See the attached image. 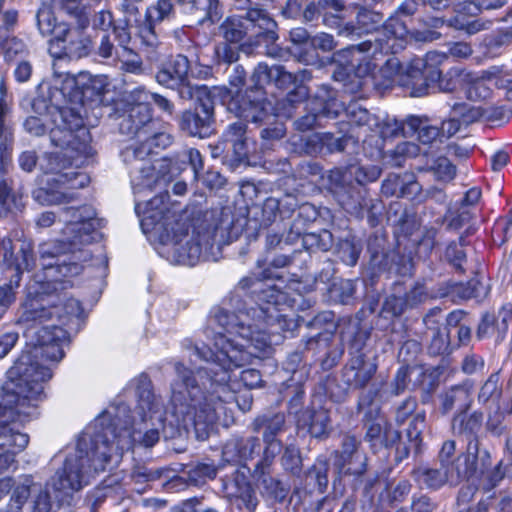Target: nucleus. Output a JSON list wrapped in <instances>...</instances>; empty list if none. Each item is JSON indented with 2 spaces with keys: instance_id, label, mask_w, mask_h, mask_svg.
<instances>
[{
  "instance_id": "32",
  "label": "nucleus",
  "mask_w": 512,
  "mask_h": 512,
  "mask_svg": "<svg viewBox=\"0 0 512 512\" xmlns=\"http://www.w3.org/2000/svg\"><path fill=\"white\" fill-rule=\"evenodd\" d=\"M512 321V304H504L497 312L483 314L478 325L476 336L478 339L495 336L496 342H501L507 335L509 324Z\"/></svg>"
},
{
  "instance_id": "39",
  "label": "nucleus",
  "mask_w": 512,
  "mask_h": 512,
  "mask_svg": "<svg viewBox=\"0 0 512 512\" xmlns=\"http://www.w3.org/2000/svg\"><path fill=\"white\" fill-rule=\"evenodd\" d=\"M260 451V439L251 436L229 440L223 447L222 456L227 462H242L253 459Z\"/></svg>"
},
{
  "instance_id": "55",
  "label": "nucleus",
  "mask_w": 512,
  "mask_h": 512,
  "mask_svg": "<svg viewBox=\"0 0 512 512\" xmlns=\"http://www.w3.org/2000/svg\"><path fill=\"white\" fill-rule=\"evenodd\" d=\"M245 19L238 18L237 16L227 17L218 27L219 36L225 42L238 44L240 43L248 32V26L244 22Z\"/></svg>"
},
{
  "instance_id": "8",
  "label": "nucleus",
  "mask_w": 512,
  "mask_h": 512,
  "mask_svg": "<svg viewBox=\"0 0 512 512\" xmlns=\"http://www.w3.org/2000/svg\"><path fill=\"white\" fill-rule=\"evenodd\" d=\"M382 37L365 40L359 44L350 45L339 53L348 58V65L355 71L357 89L361 86L360 78L371 74L377 67V54L396 53L403 48L402 42L409 34L406 23L396 14L390 16L382 25Z\"/></svg>"
},
{
  "instance_id": "33",
  "label": "nucleus",
  "mask_w": 512,
  "mask_h": 512,
  "mask_svg": "<svg viewBox=\"0 0 512 512\" xmlns=\"http://www.w3.org/2000/svg\"><path fill=\"white\" fill-rule=\"evenodd\" d=\"M298 206V197L292 193H286L280 198L268 197L260 207V224L268 227L276 221L277 217L284 220L295 213Z\"/></svg>"
},
{
  "instance_id": "20",
  "label": "nucleus",
  "mask_w": 512,
  "mask_h": 512,
  "mask_svg": "<svg viewBox=\"0 0 512 512\" xmlns=\"http://www.w3.org/2000/svg\"><path fill=\"white\" fill-rule=\"evenodd\" d=\"M361 441L345 434L339 450L332 453L333 465L340 475L361 476L367 470V457L360 451Z\"/></svg>"
},
{
  "instance_id": "19",
  "label": "nucleus",
  "mask_w": 512,
  "mask_h": 512,
  "mask_svg": "<svg viewBox=\"0 0 512 512\" xmlns=\"http://www.w3.org/2000/svg\"><path fill=\"white\" fill-rule=\"evenodd\" d=\"M224 496L238 509L254 512L259 504L256 491L244 471L236 469L221 479Z\"/></svg>"
},
{
  "instance_id": "13",
  "label": "nucleus",
  "mask_w": 512,
  "mask_h": 512,
  "mask_svg": "<svg viewBox=\"0 0 512 512\" xmlns=\"http://www.w3.org/2000/svg\"><path fill=\"white\" fill-rule=\"evenodd\" d=\"M230 113L255 124L267 123L274 116L270 113L271 103L261 83H253L245 90H237L227 102Z\"/></svg>"
},
{
  "instance_id": "4",
  "label": "nucleus",
  "mask_w": 512,
  "mask_h": 512,
  "mask_svg": "<svg viewBox=\"0 0 512 512\" xmlns=\"http://www.w3.org/2000/svg\"><path fill=\"white\" fill-rule=\"evenodd\" d=\"M7 376L0 388V421L23 422L45 398L44 384L52 378V372L34 362L30 354L22 353Z\"/></svg>"
},
{
  "instance_id": "37",
  "label": "nucleus",
  "mask_w": 512,
  "mask_h": 512,
  "mask_svg": "<svg viewBox=\"0 0 512 512\" xmlns=\"http://www.w3.org/2000/svg\"><path fill=\"white\" fill-rule=\"evenodd\" d=\"M484 415L481 411L475 410L471 413L457 412L452 419L453 433L467 444L478 442L479 434L482 431Z\"/></svg>"
},
{
  "instance_id": "2",
  "label": "nucleus",
  "mask_w": 512,
  "mask_h": 512,
  "mask_svg": "<svg viewBox=\"0 0 512 512\" xmlns=\"http://www.w3.org/2000/svg\"><path fill=\"white\" fill-rule=\"evenodd\" d=\"M61 251L59 244L39 245L38 259L44 273L36 274L28 284L17 324L33 328L48 326L47 322H53L69 330L79 329L84 311L81 303L67 292L73 286L72 282L63 278L79 275L83 265L77 261L60 260Z\"/></svg>"
},
{
  "instance_id": "14",
  "label": "nucleus",
  "mask_w": 512,
  "mask_h": 512,
  "mask_svg": "<svg viewBox=\"0 0 512 512\" xmlns=\"http://www.w3.org/2000/svg\"><path fill=\"white\" fill-rule=\"evenodd\" d=\"M445 56L428 52L425 58L414 60L406 72L400 76L399 84L411 97H422L434 89L440 76L439 64Z\"/></svg>"
},
{
  "instance_id": "3",
  "label": "nucleus",
  "mask_w": 512,
  "mask_h": 512,
  "mask_svg": "<svg viewBox=\"0 0 512 512\" xmlns=\"http://www.w3.org/2000/svg\"><path fill=\"white\" fill-rule=\"evenodd\" d=\"M238 285L241 289L250 291L254 305L237 312L220 308L215 312L213 320L223 331L239 336L245 343H235L220 331L216 332L214 343L223 339L240 351L259 350L252 355V358L259 357L269 347V340L265 331H253L252 324L266 317L269 306L279 308L283 295L275 286L267 284L256 276L244 277Z\"/></svg>"
},
{
  "instance_id": "28",
  "label": "nucleus",
  "mask_w": 512,
  "mask_h": 512,
  "mask_svg": "<svg viewBox=\"0 0 512 512\" xmlns=\"http://www.w3.org/2000/svg\"><path fill=\"white\" fill-rule=\"evenodd\" d=\"M235 7L244 11V14L238 16V18L245 19L253 27L258 28L259 37L268 42H273L279 38L277 34L278 25L265 9L251 7L250 0H235Z\"/></svg>"
},
{
  "instance_id": "17",
  "label": "nucleus",
  "mask_w": 512,
  "mask_h": 512,
  "mask_svg": "<svg viewBox=\"0 0 512 512\" xmlns=\"http://www.w3.org/2000/svg\"><path fill=\"white\" fill-rule=\"evenodd\" d=\"M464 466V470H461L462 479L468 481L485 477L491 486H495L504 477L501 461L492 468L490 452L481 447L480 441L466 445Z\"/></svg>"
},
{
  "instance_id": "27",
  "label": "nucleus",
  "mask_w": 512,
  "mask_h": 512,
  "mask_svg": "<svg viewBox=\"0 0 512 512\" xmlns=\"http://www.w3.org/2000/svg\"><path fill=\"white\" fill-rule=\"evenodd\" d=\"M415 480L427 489L437 490L449 484L455 486L462 480L459 467L445 466L439 463L437 467H419L413 471Z\"/></svg>"
},
{
  "instance_id": "21",
  "label": "nucleus",
  "mask_w": 512,
  "mask_h": 512,
  "mask_svg": "<svg viewBox=\"0 0 512 512\" xmlns=\"http://www.w3.org/2000/svg\"><path fill=\"white\" fill-rule=\"evenodd\" d=\"M179 130L189 137L206 138L213 133L214 100L184 110L178 117Z\"/></svg>"
},
{
  "instance_id": "60",
  "label": "nucleus",
  "mask_w": 512,
  "mask_h": 512,
  "mask_svg": "<svg viewBox=\"0 0 512 512\" xmlns=\"http://www.w3.org/2000/svg\"><path fill=\"white\" fill-rule=\"evenodd\" d=\"M503 394L499 372L492 373L482 384L478 392V402L486 405L488 402L498 403Z\"/></svg>"
},
{
  "instance_id": "31",
  "label": "nucleus",
  "mask_w": 512,
  "mask_h": 512,
  "mask_svg": "<svg viewBox=\"0 0 512 512\" xmlns=\"http://www.w3.org/2000/svg\"><path fill=\"white\" fill-rule=\"evenodd\" d=\"M296 423L298 428L307 429L311 437L319 440L327 439L332 431L329 411L322 406L301 410Z\"/></svg>"
},
{
  "instance_id": "5",
  "label": "nucleus",
  "mask_w": 512,
  "mask_h": 512,
  "mask_svg": "<svg viewBox=\"0 0 512 512\" xmlns=\"http://www.w3.org/2000/svg\"><path fill=\"white\" fill-rule=\"evenodd\" d=\"M99 443L90 426L80 434L74 451L66 456L62 467L46 483L55 499L70 505L75 493L88 484V477L92 472L106 470L96 466L97 460L102 458Z\"/></svg>"
},
{
  "instance_id": "49",
  "label": "nucleus",
  "mask_w": 512,
  "mask_h": 512,
  "mask_svg": "<svg viewBox=\"0 0 512 512\" xmlns=\"http://www.w3.org/2000/svg\"><path fill=\"white\" fill-rule=\"evenodd\" d=\"M313 106L326 114L327 119H335L343 110V104L336 99V92L327 84H322L315 94Z\"/></svg>"
},
{
  "instance_id": "62",
  "label": "nucleus",
  "mask_w": 512,
  "mask_h": 512,
  "mask_svg": "<svg viewBox=\"0 0 512 512\" xmlns=\"http://www.w3.org/2000/svg\"><path fill=\"white\" fill-rule=\"evenodd\" d=\"M60 9L72 17L76 25L88 28L90 25V14L88 7L83 0H59Z\"/></svg>"
},
{
  "instance_id": "23",
  "label": "nucleus",
  "mask_w": 512,
  "mask_h": 512,
  "mask_svg": "<svg viewBox=\"0 0 512 512\" xmlns=\"http://www.w3.org/2000/svg\"><path fill=\"white\" fill-rule=\"evenodd\" d=\"M0 254L3 255L7 270L11 273L9 282L4 285H11L12 291H15L20 285L23 271L35 266L36 257L33 246L30 242L23 241L17 254H14L12 241L4 238L0 242Z\"/></svg>"
},
{
  "instance_id": "12",
  "label": "nucleus",
  "mask_w": 512,
  "mask_h": 512,
  "mask_svg": "<svg viewBox=\"0 0 512 512\" xmlns=\"http://www.w3.org/2000/svg\"><path fill=\"white\" fill-rule=\"evenodd\" d=\"M40 170L51 177L48 185L73 191L84 188L89 183L86 173L78 169L75 159L68 151L45 152L39 163Z\"/></svg>"
},
{
  "instance_id": "51",
  "label": "nucleus",
  "mask_w": 512,
  "mask_h": 512,
  "mask_svg": "<svg viewBox=\"0 0 512 512\" xmlns=\"http://www.w3.org/2000/svg\"><path fill=\"white\" fill-rule=\"evenodd\" d=\"M24 207L22 196L13 188V181L6 178L0 180V218Z\"/></svg>"
},
{
  "instance_id": "57",
  "label": "nucleus",
  "mask_w": 512,
  "mask_h": 512,
  "mask_svg": "<svg viewBox=\"0 0 512 512\" xmlns=\"http://www.w3.org/2000/svg\"><path fill=\"white\" fill-rule=\"evenodd\" d=\"M63 505H65V503L55 499L51 489H48L47 485L45 488H42L41 485L37 483L36 492L33 493L30 503L31 512H56Z\"/></svg>"
},
{
  "instance_id": "61",
  "label": "nucleus",
  "mask_w": 512,
  "mask_h": 512,
  "mask_svg": "<svg viewBox=\"0 0 512 512\" xmlns=\"http://www.w3.org/2000/svg\"><path fill=\"white\" fill-rule=\"evenodd\" d=\"M426 427V412L425 410L418 411L411 418L406 430L407 438L411 443L415 453H419L421 451L423 432L425 431Z\"/></svg>"
},
{
  "instance_id": "30",
  "label": "nucleus",
  "mask_w": 512,
  "mask_h": 512,
  "mask_svg": "<svg viewBox=\"0 0 512 512\" xmlns=\"http://www.w3.org/2000/svg\"><path fill=\"white\" fill-rule=\"evenodd\" d=\"M350 129L341 128L342 135L331 132L313 133L303 139L305 152L309 155L343 152L351 139Z\"/></svg>"
},
{
  "instance_id": "59",
  "label": "nucleus",
  "mask_w": 512,
  "mask_h": 512,
  "mask_svg": "<svg viewBox=\"0 0 512 512\" xmlns=\"http://www.w3.org/2000/svg\"><path fill=\"white\" fill-rule=\"evenodd\" d=\"M362 252V245L355 237H347L338 242L336 255L347 266H355Z\"/></svg>"
},
{
  "instance_id": "44",
  "label": "nucleus",
  "mask_w": 512,
  "mask_h": 512,
  "mask_svg": "<svg viewBox=\"0 0 512 512\" xmlns=\"http://www.w3.org/2000/svg\"><path fill=\"white\" fill-rule=\"evenodd\" d=\"M185 13L190 14L199 24L216 22L221 16L218 0H181Z\"/></svg>"
},
{
  "instance_id": "46",
  "label": "nucleus",
  "mask_w": 512,
  "mask_h": 512,
  "mask_svg": "<svg viewBox=\"0 0 512 512\" xmlns=\"http://www.w3.org/2000/svg\"><path fill=\"white\" fill-rule=\"evenodd\" d=\"M136 391L138 395V403L144 414L148 413L152 419L155 414L162 411L163 402L160 397L156 396L152 391V383L148 375L141 374L137 378Z\"/></svg>"
},
{
  "instance_id": "64",
  "label": "nucleus",
  "mask_w": 512,
  "mask_h": 512,
  "mask_svg": "<svg viewBox=\"0 0 512 512\" xmlns=\"http://www.w3.org/2000/svg\"><path fill=\"white\" fill-rule=\"evenodd\" d=\"M492 83L485 77V71L481 76L471 79L466 89L467 98L471 101H484L491 97Z\"/></svg>"
},
{
  "instance_id": "35",
  "label": "nucleus",
  "mask_w": 512,
  "mask_h": 512,
  "mask_svg": "<svg viewBox=\"0 0 512 512\" xmlns=\"http://www.w3.org/2000/svg\"><path fill=\"white\" fill-rule=\"evenodd\" d=\"M190 70V61L187 56L177 54L172 57L167 63L161 65L155 74L156 82L170 89L181 83L188 77Z\"/></svg>"
},
{
  "instance_id": "50",
  "label": "nucleus",
  "mask_w": 512,
  "mask_h": 512,
  "mask_svg": "<svg viewBox=\"0 0 512 512\" xmlns=\"http://www.w3.org/2000/svg\"><path fill=\"white\" fill-rule=\"evenodd\" d=\"M48 188H38L32 192L33 199L41 205H53L70 203L78 198V193L56 188L49 185Z\"/></svg>"
},
{
  "instance_id": "18",
  "label": "nucleus",
  "mask_w": 512,
  "mask_h": 512,
  "mask_svg": "<svg viewBox=\"0 0 512 512\" xmlns=\"http://www.w3.org/2000/svg\"><path fill=\"white\" fill-rule=\"evenodd\" d=\"M224 496L238 509L254 512L259 504L256 491L244 471L236 469L221 479Z\"/></svg>"
},
{
  "instance_id": "34",
  "label": "nucleus",
  "mask_w": 512,
  "mask_h": 512,
  "mask_svg": "<svg viewBox=\"0 0 512 512\" xmlns=\"http://www.w3.org/2000/svg\"><path fill=\"white\" fill-rule=\"evenodd\" d=\"M36 25L41 36L51 37L50 50L54 46H59V39L64 38L69 27L68 23L58 21L53 8L46 4H42L36 12Z\"/></svg>"
},
{
  "instance_id": "52",
  "label": "nucleus",
  "mask_w": 512,
  "mask_h": 512,
  "mask_svg": "<svg viewBox=\"0 0 512 512\" xmlns=\"http://www.w3.org/2000/svg\"><path fill=\"white\" fill-rule=\"evenodd\" d=\"M261 486L264 496L275 502H283L288 493L289 486L285 485L281 480L269 474V471L255 473Z\"/></svg>"
},
{
  "instance_id": "42",
  "label": "nucleus",
  "mask_w": 512,
  "mask_h": 512,
  "mask_svg": "<svg viewBox=\"0 0 512 512\" xmlns=\"http://www.w3.org/2000/svg\"><path fill=\"white\" fill-rule=\"evenodd\" d=\"M17 422L1 421L0 422V451L12 453L13 456L21 453L29 444V435L20 430Z\"/></svg>"
},
{
  "instance_id": "45",
  "label": "nucleus",
  "mask_w": 512,
  "mask_h": 512,
  "mask_svg": "<svg viewBox=\"0 0 512 512\" xmlns=\"http://www.w3.org/2000/svg\"><path fill=\"white\" fill-rule=\"evenodd\" d=\"M252 429L256 433L262 432L263 440H278L277 435L287 430L285 414L278 412L259 415L252 422Z\"/></svg>"
},
{
  "instance_id": "41",
  "label": "nucleus",
  "mask_w": 512,
  "mask_h": 512,
  "mask_svg": "<svg viewBox=\"0 0 512 512\" xmlns=\"http://www.w3.org/2000/svg\"><path fill=\"white\" fill-rule=\"evenodd\" d=\"M250 79L252 83H261L263 87L271 83L281 89H287L291 85L295 86L294 73L288 72L282 65L269 67L266 63H259L254 68Z\"/></svg>"
},
{
  "instance_id": "7",
  "label": "nucleus",
  "mask_w": 512,
  "mask_h": 512,
  "mask_svg": "<svg viewBox=\"0 0 512 512\" xmlns=\"http://www.w3.org/2000/svg\"><path fill=\"white\" fill-rule=\"evenodd\" d=\"M243 231L241 224L235 223L223 214L212 230L198 231L195 235H185L163 243V253L175 264L194 266L200 261H216L220 247L238 239Z\"/></svg>"
},
{
  "instance_id": "40",
  "label": "nucleus",
  "mask_w": 512,
  "mask_h": 512,
  "mask_svg": "<svg viewBox=\"0 0 512 512\" xmlns=\"http://www.w3.org/2000/svg\"><path fill=\"white\" fill-rule=\"evenodd\" d=\"M86 29L87 28H82L78 25L72 28L69 25L68 32L64 38L59 39V44H63L61 49L64 54L71 58L80 59L87 57L92 52L93 42L91 37L86 34Z\"/></svg>"
},
{
  "instance_id": "6",
  "label": "nucleus",
  "mask_w": 512,
  "mask_h": 512,
  "mask_svg": "<svg viewBox=\"0 0 512 512\" xmlns=\"http://www.w3.org/2000/svg\"><path fill=\"white\" fill-rule=\"evenodd\" d=\"M382 169L376 165L360 166L352 164L345 167L334 168L327 176L328 190L339 205L349 213L363 216L367 207V219L370 226L379 224L382 213V204L370 200L366 201L367 190L365 186L375 182L381 176Z\"/></svg>"
},
{
  "instance_id": "36",
  "label": "nucleus",
  "mask_w": 512,
  "mask_h": 512,
  "mask_svg": "<svg viewBox=\"0 0 512 512\" xmlns=\"http://www.w3.org/2000/svg\"><path fill=\"white\" fill-rule=\"evenodd\" d=\"M487 293V287L481 283L478 277H474L466 283L449 280L438 289L440 297H450L453 301L481 298L485 297Z\"/></svg>"
},
{
  "instance_id": "9",
  "label": "nucleus",
  "mask_w": 512,
  "mask_h": 512,
  "mask_svg": "<svg viewBox=\"0 0 512 512\" xmlns=\"http://www.w3.org/2000/svg\"><path fill=\"white\" fill-rule=\"evenodd\" d=\"M120 418H107L106 416L97 419L90 427L95 432V436L100 442L101 460H97L98 469H110L113 464H117L125 450H129L134 443L150 448L160 439V433L157 428L149 429L144 433L130 429V417L127 415L124 425L119 427Z\"/></svg>"
},
{
  "instance_id": "1",
  "label": "nucleus",
  "mask_w": 512,
  "mask_h": 512,
  "mask_svg": "<svg viewBox=\"0 0 512 512\" xmlns=\"http://www.w3.org/2000/svg\"><path fill=\"white\" fill-rule=\"evenodd\" d=\"M257 351L237 350L223 339L214 343V349L195 345L194 355L205 362L197 373L209 384L206 394L190 369L175 364L177 378L171 384V402L175 413L183 417L184 427H192L198 440L208 439L220 415L226 412V404L234 401L235 395L229 387L233 370L251 364Z\"/></svg>"
},
{
  "instance_id": "10",
  "label": "nucleus",
  "mask_w": 512,
  "mask_h": 512,
  "mask_svg": "<svg viewBox=\"0 0 512 512\" xmlns=\"http://www.w3.org/2000/svg\"><path fill=\"white\" fill-rule=\"evenodd\" d=\"M62 219L66 224L63 230L64 238L44 244L61 245L60 260L77 261L80 264L89 260L90 252L81 247L94 240L93 234L101 226L100 219L96 218L95 209L90 205L66 207L62 211Z\"/></svg>"
},
{
  "instance_id": "63",
  "label": "nucleus",
  "mask_w": 512,
  "mask_h": 512,
  "mask_svg": "<svg viewBox=\"0 0 512 512\" xmlns=\"http://www.w3.org/2000/svg\"><path fill=\"white\" fill-rule=\"evenodd\" d=\"M280 464L287 473L300 476L303 468L300 449L294 444L286 445L280 457Z\"/></svg>"
},
{
  "instance_id": "38",
  "label": "nucleus",
  "mask_w": 512,
  "mask_h": 512,
  "mask_svg": "<svg viewBox=\"0 0 512 512\" xmlns=\"http://www.w3.org/2000/svg\"><path fill=\"white\" fill-rule=\"evenodd\" d=\"M266 313V317L252 324L253 331H265L267 337H269L270 333L293 332L298 327L297 322L293 318H288L287 315L282 314L279 308L269 306ZM270 345L271 341H269V347L258 358H261L270 349Z\"/></svg>"
},
{
  "instance_id": "15",
  "label": "nucleus",
  "mask_w": 512,
  "mask_h": 512,
  "mask_svg": "<svg viewBox=\"0 0 512 512\" xmlns=\"http://www.w3.org/2000/svg\"><path fill=\"white\" fill-rule=\"evenodd\" d=\"M123 161L132 166L131 184L136 195H141L145 191H154L164 182L155 167L147 159L149 149L140 141L139 145H131L121 152Z\"/></svg>"
},
{
  "instance_id": "25",
  "label": "nucleus",
  "mask_w": 512,
  "mask_h": 512,
  "mask_svg": "<svg viewBox=\"0 0 512 512\" xmlns=\"http://www.w3.org/2000/svg\"><path fill=\"white\" fill-rule=\"evenodd\" d=\"M64 327L65 326L61 327L60 325L51 324V326L41 327L36 332L37 345L39 347L34 349L35 355L31 352H26L31 355L34 362L39 365L38 361L35 360L38 355L53 362H59L64 357V350L61 343L67 339V336L71 331ZM44 368L46 367L44 366Z\"/></svg>"
},
{
  "instance_id": "58",
  "label": "nucleus",
  "mask_w": 512,
  "mask_h": 512,
  "mask_svg": "<svg viewBox=\"0 0 512 512\" xmlns=\"http://www.w3.org/2000/svg\"><path fill=\"white\" fill-rule=\"evenodd\" d=\"M303 248L310 252H326L330 250L334 244L333 234L326 229H322L315 233H304L301 235Z\"/></svg>"
},
{
  "instance_id": "48",
  "label": "nucleus",
  "mask_w": 512,
  "mask_h": 512,
  "mask_svg": "<svg viewBox=\"0 0 512 512\" xmlns=\"http://www.w3.org/2000/svg\"><path fill=\"white\" fill-rule=\"evenodd\" d=\"M12 494L7 504V512H20L28 498L36 492L37 483L33 476L23 475L14 482Z\"/></svg>"
},
{
  "instance_id": "54",
  "label": "nucleus",
  "mask_w": 512,
  "mask_h": 512,
  "mask_svg": "<svg viewBox=\"0 0 512 512\" xmlns=\"http://www.w3.org/2000/svg\"><path fill=\"white\" fill-rule=\"evenodd\" d=\"M170 89L176 90L180 99L185 101L194 100L196 105L214 100L209 87L193 85L188 77Z\"/></svg>"
},
{
  "instance_id": "16",
  "label": "nucleus",
  "mask_w": 512,
  "mask_h": 512,
  "mask_svg": "<svg viewBox=\"0 0 512 512\" xmlns=\"http://www.w3.org/2000/svg\"><path fill=\"white\" fill-rule=\"evenodd\" d=\"M350 356L343 369V381L350 388L363 389L377 371L376 356L370 354L361 336L353 339Z\"/></svg>"
},
{
  "instance_id": "22",
  "label": "nucleus",
  "mask_w": 512,
  "mask_h": 512,
  "mask_svg": "<svg viewBox=\"0 0 512 512\" xmlns=\"http://www.w3.org/2000/svg\"><path fill=\"white\" fill-rule=\"evenodd\" d=\"M119 131L121 134L140 141L153 132L156 122L153 119L152 108L148 103L128 104L119 116Z\"/></svg>"
},
{
  "instance_id": "43",
  "label": "nucleus",
  "mask_w": 512,
  "mask_h": 512,
  "mask_svg": "<svg viewBox=\"0 0 512 512\" xmlns=\"http://www.w3.org/2000/svg\"><path fill=\"white\" fill-rule=\"evenodd\" d=\"M383 21V14L361 7L356 15V23H347L339 31L340 35L361 36L376 31Z\"/></svg>"
},
{
  "instance_id": "47",
  "label": "nucleus",
  "mask_w": 512,
  "mask_h": 512,
  "mask_svg": "<svg viewBox=\"0 0 512 512\" xmlns=\"http://www.w3.org/2000/svg\"><path fill=\"white\" fill-rule=\"evenodd\" d=\"M295 212L296 216L294 217L285 237L286 243H293L299 239L302 234L306 233L307 226L314 222L318 217L316 207L310 203L300 204L298 202Z\"/></svg>"
},
{
  "instance_id": "56",
  "label": "nucleus",
  "mask_w": 512,
  "mask_h": 512,
  "mask_svg": "<svg viewBox=\"0 0 512 512\" xmlns=\"http://www.w3.org/2000/svg\"><path fill=\"white\" fill-rule=\"evenodd\" d=\"M328 471V461L324 458H317L315 463L305 472L306 486H313L320 493H324L329 483Z\"/></svg>"
},
{
  "instance_id": "24",
  "label": "nucleus",
  "mask_w": 512,
  "mask_h": 512,
  "mask_svg": "<svg viewBox=\"0 0 512 512\" xmlns=\"http://www.w3.org/2000/svg\"><path fill=\"white\" fill-rule=\"evenodd\" d=\"M168 191L160 192L148 201L136 202L135 211L141 217L140 224L144 233L160 232L166 226L170 213Z\"/></svg>"
},
{
  "instance_id": "26",
  "label": "nucleus",
  "mask_w": 512,
  "mask_h": 512,
  "mask_svg": "<svg viewBox=\"0 0 512 512\" xmlns=\"http://www.w3.org/2000/svg\"><path fill=\"white\" fill-rule=\"evenodd\" d=\"M441 313L442 310L435 307L423 317V324L430 337L427 349L432 356H443L452 351L450 332L447 327H442Z\"/></svg>"
},
{
  "instance_id": "29",
  "label": "nucleus",
  "mask_w": 512,
  "mask_h": 512,
  "mask_svg": "<svg viewBox=\"0 0 512 512\" xmlns=\"http://www.w3.org/2000/svg\"><path fill=\"white\" fill-rule=\"evenodd\" d=\"M473 387V381L465 379L459 384L444 389L438 396L441 414L447 415L453 410L467 411L472 404Z\"/></svg>"
},
{
  "instance_id": "11",
  "label": "nucleus",
  "mask_w": 512,
  "mask_h": 512,
  "mask_svg": "<svg viewBox=\"0 0 512 512\" xmlns=\"http://www.w3.org/2000/svg\"><path fill=\"white\" fill-rule=\"evenodd\" d=\"M53 122L55 126L50 130L52 145L85 157L91 154L90 133L79 113L66 108Z\"/></svg>"
},
{
  "instance_id": "53",
  "label": "nucleus",
  "mask_w": 512,
  "mask_h": 512,
  "mask_svg": "<svg viewBox=\"0 0 512 512\" xmlns=\"http://www.w3.org/2000/svg\"><path fill=\"white\" fill-rule=\"evenodd\" d=\"M218 468L213 461H197L186 465L187 481L195 486L203 485L217 476Z\"/></svg>"
}]
</instances>
